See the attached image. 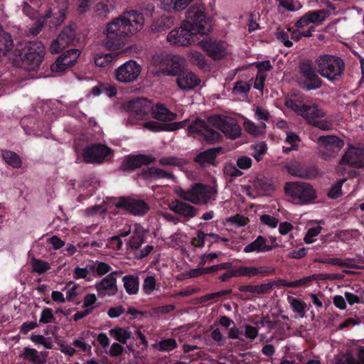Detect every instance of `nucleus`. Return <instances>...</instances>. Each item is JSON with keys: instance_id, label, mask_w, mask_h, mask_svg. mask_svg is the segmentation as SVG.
I'll use <instances>...</instances> for the list:
<instances>
[{"instance_id": "53", "label": "nucleus", "mask_w": 364, "mask_h": 364, "mask_svg": "<svg viewBox=\"0 0 364 364\" xmlns=\"http://www.w3.org/2000/svg\"><path fill=\"white\" fill-rule=\"evenodd\" d=\"M274 285V282H269L266 284L259 285H254V294H267L272 291Z\"/></svg>"}, {"instance_id": "5", "label": "nucleus", "mask_w": 364, "mask_h": 364, "mask_svg": "<svg viewBox=\"0 0 364 364\" xmlns=\"http://www.w3.org/2000/svg\"><path fill=\"white\" fill-rule=\"evenodd\" d=\"M178 195L185 201L196 205H203L215 200L216 191L208 185L196 183L186 190L180 188Z\"/></svg>"}, {"instance_id": "48", "label": "nucleus", "mask_w": 364, "mask_h": 364, "mask_svg": "<svg viewBox=\"0 0 364 364\" xmlns=\"http://www.w3.org/2000/svg\"><path fill=\"white\" fill-rule=\"evenodd\" d=\"M156 287V279L154 276L146 277L142 284V289L146 294H150Z\"/></svg>"}, {"instance_id": "21", "label": "nucleus", "mask_w": 364, "mask_h": 364, "mask_svg": "<svg viewBox=\"0 0 364 364\" xmlns=\"http://www.w3.org/2000/svg\"><path fill=\"white\" fill-rule=\"evenodd\" d=\"M117 272H113L107 274L95 285L99 296L104 297L106 295L114 296L117 292Z\"/></svg>"}, {"instance_id": "41", "label": "nucleus", "mask_w": 364, "mask_h": 364, "mask_svg": "<svg viewBox=\"0 0 364 364\" xmlns=\"http://www.w3.org/2000/svg\"><path fill=\"white\" fill-rule=\"evenodd\" d=\"M40 323H56V318L53 314V311L52 309L48 307H44L41 313Z\"/></svg>"}, {"instance_id": "26", "label": "nucleus", "mask_w": 364, "mask_h": 364, "mask_svg": "<svg viewBox=\"0 0 364 364\" xmlns=\"http://www.w3.org/2000/svg\"><path fill=\"white\" fill-rule=\"evenodd\" d=\"M221 148H210L200 152L194 157V162L201 167H206L215 163L217 155L220 153Z\"/></svg>"}, {"instance_id": "13", "label": "nucleus", "mask_w": 364, "mask_h": 364, "mask_svg": "<svg viewBox=\"0 0 364 364\" xmlns=\"http://www.w3.org/2000/svg\"><path fill=\"white\" fill-rule=\"evenodd\" d=\"M80 54L78 48H71L64 51L50 65L53 73L64 72L69 68L73 67L77 62Z\"/></svg>"}, {"instance_id": "31", "label": "nucleus", "mask_w": 364, "mask_h": 364, "mask_svg": "<svg viewBox=\"0 0 364 364\" xmlns=\"http://www.w3.org/2000/svg\"><path fill=\"white\" fill-rule=\"evenodd\" d=\"M68 6V1L62 0L58 3L56 9H54L53 11H50L53 19L55 20L54 23L56 26L60 25L65 20Z\"/></svg>"}, {"instance_id": "38", "label": "nucleus", "mask_w": 364, "mask_h": 364, "mask_svg": "<svg viewBox=\"0 0 364 364\" xmlns=\"http://www.w3.org/2000/svg\"><path fill=\"white\" fill-rule=\"evenodd\" d=\"M328 13V11L326 9H319L309 11L306 14L311 23L319 25L325 21Z\"/></svg>"}, {"instance_id": "35", "label": "nucleus", "mask_w": 364, "mask_h": 364, "mask_svg": "<svg viewBox=\"0 0 364 364\" xmlns=\"http://www.w3.org/2000/svg\"><path fill=\"white\" fill-rule=\"evenodd\" d=\"M14 46L11 36L0 27V56L5 55Z\"/></svg>"}, {"instance_id": "39", "label": "nucleus", "mask_w": 364, "mask_h": 364, "mask_svg": "<svg viewBox=\"0 0 364 364\" xmlns=\"http://www.w3.org/2000/svg\"><path fill=\"white\" fill-rule=\"evenodd\" d=\"M110 336H113L117 341L125 344L127 341L132 336V333L126 328L117 327L109 331Z\"/></svg>"}, {"instance_id": "6", "label": "nucleus", "mask_w": 364, "mask_h": 364, "mask_svg": "<svg viewBox=\"0 0 364 364\" xmlns=\"http://www.w3.org/2000/svg\"><path fill=\"white\" fill-rule=\"evenodd\" d=\"M296 82L305 91L316 90L322 87L323 81L318 77L309 60H301L296 74Z\"/></svg>"}, {"instance_id": "43", "label": "nucleus", "mask_w": 364, "mask_h": 364, "mask_svg": "<svg viewBox=\"0 0 364 364\" xmlns=\"http://www.w3.org/2000/svg\"><path fill=\"white\" fill-rule=\"evenodd\" d=\"M190 61L192 64L198 65L200 68H203L206 66V60L205 56L198 51H191L190 54Z\"/></svg>"}, {"instance_id": "55", "label": "nucleus", "mask_w": 364, "mask_h": 364, "mask_svg": "<svg viewBox=\"0 0 364 364\" xmlns=\"http://www.w3.org/2000/svg\"><path fill=\"white\" fill-rule=\"evenodd\" d=\"M73 278L75 279H85L87 281H91L92 277L89 276L87 269L85 267L81 268L77 266L73 270Z\"/></svg>"}, {"instance_id": "19", "label": "nucleus", "mask_w": 364, "mask_h": 364, "mask_svg": "<svg viewBox=\"0 0 364 364\" xmlns=\"http://www.w3.org/2000/svg\"><path fill=\"white\" fill-rule=\"evenodd\" d=\"M162 73L165 75L176 76L184 70V60L177 55H166L162 60Z\"/></svg>"}, {"instance_id": "18", "label": "nucleus", "mask_w": 364, "mask_h": 364, "mask_svg": "<svg viewBox=\"0 0 364 364\" xmlns=\"http://www.w3.org/2000/svg\"><path fill=\"white\" fill-rule=\"evenodd\" d=\"M200 44L208 55L214 60H220L227 54V44L223 41L203 40Z\"/></svg>"}, {"instance_id": "40", "label": "nucleus", "mask_w": 364, "mask_h": 364, "mask_svg": "<svg viewBox=\"0 0 364 364\" xmlns=\"http://www.w3.org/2000/svg\"><path fill=\"white\" fill-rule=\"evenodd\" d=\"M31 267L33 271L38 274H44L50 269L48 262L36 258L31 259Z\"/></svg>"}, {"instance_id": "42", "label": "nucleus", "mask_w": 364, "mask_h": 364, "mask_svg": "<svg viewBox=\"0 0 364 364\" xmlns=\"http://www.w3.org/2000/svg\"><path fill=\"white\" fill-rule=\"evenodd\" d=\"M178 344L174 338L162 339L158 343V349L163 352H169L176 348Z\"/></svg>"}, {"instance_id": "22", "label": "nucleus", "mask_w": 364, "mask_h": 364, "mask_svg": "<svg viewBox=\"0 0 364 364\" xmlns=\"http://www.w3.org/2000/svg\"><path fill=\"white\" fill-rule=\"evenodd\" d=\"M137 176L141 179L149 183L162 178L172 179L174 178L173 173L155 166L141 168L137 173Z\"/></svg>"}, {"instance_id": "11", "label": "nucleus", "mask_w": 364, "mask_h": 364, "mask_svg": "<svg viewBox=\"0 0 364 364\" xmlns=\"http://www.w3.org/2000/svg\"><path fill=\"white\" fill-rule=\"evenodd\" d=\"M112 153V149L102 144H92L82 150L84 161L88 164H101Z\"/></svg>"}, {"instance_id": "15", "label": "nucleus", "mask_w": 364, "mask_h": 364, "mask_svg": "<svg viewBox=\"0 0 364 364\" xmlns=\"http://www.w3.org/2000/svg\"><path fill=\"white\" fill-rule=\"evenodd\" d=\"M156 161V158L151 155L136 154L128 155L121 165V169L126 171H133L143 166H149Z\"/></svg>"}, {"instance_id": "57", "label": "nucleus", "mask_w": 364, "mask_h": 364, "mask_svg": "<svg viewBox=\"0 0 364 364\" xmlns=\"http://www.w3.org/2000/svg\"><path fill=\"white\" fill-rule=\"evenodd\" d=\"M291 306L293 310L299 314H304L306 311V303L299 299L292 298Z\"/></svg>"}, {"instance_id": "56", "label": "nucleus", "mask_w": 364, "mask_h": 364, "mask_svg": "<svg viewBox=\"0 0 364 364\" xmlns=\"http://www.w3.org/2000/svg\"><path fill=\"white\" fill-rule=\"evenodd\" d=\"M84 339V337L82 338V340L76 339L73 341V345L77 348L79 350L90 353H91L92 346L90 344L86 343L85 341H82Z\"/></svg>"}, {"instance_id": "12", "label": "nucleus", "mask_w": 364, "mask_h": 364, "mask_svg": "<svg viewBox=\"0 0 364 364\" xmlns=\"http://www.w3.org/2000/svg\"><path fill=\"white\" fill-rule=\"evenodd\" d=\"M141 72V67L135 60H129L115 70L118 82L128 83L135 81Z\"/></svg>"}, {"instance_id": "46", "label": "nucleus", "mask_w": 364, "mask_h": 364, "mask_svg": "<svg viewBox=\"0 0 364 364\" xmlns=\"http://www.w3.org/2000/svg\"><path fill=\"white\" fill-rule=\"evenodd\" d=\"M318 175V169L316 165H304L303 179L312 180Z\"/></svg>"}, {"instance_id": "24", "label": "nucleus", "mask_w": 364, "mask_h": 364, "mask_svg": "<svg viewBox=\"0 0 364 364\" xmlns=\"http://www.w3.org/2000/svg\"><path fill=\"white\" fill-rule=\"evenodd\" d=\"M176 83L181 90H189L199 85L200 80L193 72L184 69L177 75Z\"/></svg>"}, {"instance_id": "63", "label": "nucleus", "mask_w": 364, "mask_h": 364, "mask_svg": "<svg viewBox=\"0 0 364 364\" xmlns=\"http://www.w3.org/2000/svg\"><path fill=\"white\" fill-rule=\"evenodd\" d=\"M255 65L257 68V73L260 74H263V72L269 71L273 68L269 60L256 62Z\"/></svg>"}, {"instance_id": "44", "label": "nucleus", "mask_w": 364, "mask_h": 364, "mask_svg": "<svg viewBox=\"0 0 364 364\" xmlns=\"http://www.w3.org/2000/svg\"><path fill=\"white\" fill-rule=\"evenodd\" d=\"M344 179H341L329 189L327 196L329 198L337 199L342 196V186L344 183Z\"/></svg>"}, {"instance_id": "58", "label": "nucleus", "mask_w": 364, "mask_h": 364, "mask_svg": "<svg viewBox=\"0 0 364 364\" xmlns=\"http://www.w3.org/2000/svg\"><path fill=\"white\" fill-rule=\"evenodd\" d=\"M267 147L264 142H261L257 144L255 149L254 158L257 161H260L262 159L263 156L267 152Z\"/></svg>"}, {"instance_id": "9", "label": "nucleus", "mask_w": 364, "mask_h": 364, "mask_svg": "<svg viewBox=\"0 0 364 364\" xmlns=\"http://www.w3.org/2000/svg\"><path fill=\"white\" fill-rule=\"evenodd\" d=\"M285 193L301 204L310 203L316 198L313 186L303 182L287 183L284 186Z\"/></svg>"}, {"instance_id": "30", "label": "nucleus", "mask_w": 364, "mask_h": 364, "mask_svg": "<svg viewBox=\"0 0 364 364\" xmlns=\"http://www.w3.org/2000/svg\"><path fill=\"white\" fill-rule=\"evenodd\" d=\"M301 112L300 116L306 119L311 124L314 123V121L316 120V118H321L325 116L324 112L318 109L316 105H304Z\"/></svg>"}, {"instance_id": "37", "label": "nucleus", "mask_w": 364, "mask_h": 364, "mask_svg": "<svg viewBox=\"0 0 364 364\" xmlns=\"http://www.w3.org/2000/svg\"><path fill=\"white\" fill-rule=\"evenodd\" d=\"M116 58V55L113 53H96L94 56V62L95 64L101 68H105L108 65H109Z\"/></svg>"}, {"instance_id": "34", "label": "nucleus", "mask_w": 364, "mask_h": 364, "mask_svg": "<svg viewBox=\"0 0 364 364\" xmlns=\"http://www.w3.org/2000/svg\"><path fill=\"white\" fill-rule=\"evenodd\" d=\"M1 156L5 162L14 168H19L22 166L21 157L14 151L10 150H2Z\"/></svg>"}, {"instance_id": "59", "label": "nucleus", "mask_w": 364, "mask_h": 364, "mask_svg": "<svg viewBox=\"0 0 364 364\" xmlns=\"http://www.w3.org/2000/svg\"><path fill=\"white\" fill-rule=\"evenodd\" d=\"M159 163L161 166H179L181 164L180 159L176 156L161 157Z\"/></svg>"}, {"instance_id": "52", "label": "nucleus", "mask_w": 364, "mask_h": 364, "mask_svg": "<svg viewBox=\"0 0 364 364\" xmlns=\"http://www.w3.org/2000/svg\"><path fill=\"white\" fill-rule=\"evenodd\" d=\"M207 237V233L203 230H198L196 232V237L192 238L191 245L196 247L202 248L205 245V239Z\"/></svg>"}, {"instance_id": "47", "label": "nucleus", "mask_w": 364, "mask_h": 364, "mask_svg": "<svg viewBox=\"0 0 364 364\" xmlns=\"http://www.w3.org/2000/svg\"><path fill=\"white\" fill-rule=\"evenodd\" d=\"M237 277H254L257 275V267L240 266L236 268Z\"/></svg>"}, {"instance_id": "49", "label": "nucleus", "mask_w": 364, "mask_h": 364, "mask_svg": "<svg viewBox=\"0 0 364 364\" xmlns=\"http://www.w3.org/2000/svg\"><path fill=\"white\" fill-rule=\"evenodd\" d=\"M305 164L296 163L288 167V172L296 177L302 178Z\"/></svg>"}, {"instance_id": "17", "label": "nucleus", "mask_w": 364, "mask_h": 364, "mask_svg": "<svg viewBox=\"0 0 364 364\" xmlns=\"http://www.w3.org/2000/svg\"><path fill=\"white\" fill-rule=\"evenodd\" d=\"M127 109L131 117L137 120H141L150 113L151 101L142 97L136 98L128 102Z\"/></svg>"}, {"instance_id": "36", "label": "nucleus", "mask_w": 364, "mask_h": 364, "mask_svg": "<svg viewBox=\"0 0 364 364\" xmlns=\"http://www.w3.org/2000/svg\"><path fill=\"white\" fill-rule=\"evenodd\" d=\"M38 351L35 348L25 347L20 357L33 364H44V360H41Z\"/></svg>"}, {"instance_id": "32", "label": "nucleus", "mask_w": 364, "mask_h": 364, "mask_svg": "<svg viewBox=\"0 0 364 364\" xmlns=\"http://www.w3.org/2000/svg\"><path fill=\"white\" fill-rule=\"evenodd\" d=\"M192 0H160L161 9L171 12L186 9Z\"/></svg>"}, {"instance_id": "25", "label": "nucleus", "mask_w": 364, "mask_h": 364, "mask_svg": "<svg viewBox=\"0 0 364 364\" xmlns=\"http://www.w3.org/2000/svg\"><path fill=\"white\" fill-rule=\"evenodd\" d=\"M150 113L154 119L161 122H172L177 118V114L170 111L164 104L151 105Z\"/></svg>"}, {"instance_id": "61", "label": "nucleus", "mask_w": 364, "mask_h": 364, "mask_svg": "<svg viewBox=\"0 0 364 364\" xmlns=\"http://www.w3.org/2000/svg\"><path fill=\"white\" fill-rule=\"evenodd\" d=\"M252 160L250 157L247 156H242L237 159L236 164L240 169H247L252 166Z\"/></svg>"}, {"instance_id": "1", "label": "nucleus", "mask_w": 364, "mask_h": 364, "mask_svg": "<svg viewBox=\"0 0 364 364\" xmlns=\"http://www.w3.org/2000/svg\"><path fill=\"white\" fill-rule=\"evenodd\" d=\"M210 32V25L205 8L201 5L191 6L186 14L181 26L173 29L167 36V41L177 46H187L195 43L198 36Z\"/></svg>"}, {"instance_id": "60", "label": "nucleus", "mask_w": 364, "mask_h": 364, "mask_svg": "<svg viewBox=\"0 0 364 364\" xmlns=\"http://www.w3.org/2000/svg\"><path fill=\"white\" fill-rule=\"evenodd\" d=\"M261 222L271 228H276L279 223V220L270 215L264 214L260 217Z\"/></svg>"}, {"instance_id": "51", "label": "nucleus", "mask_w": 364, "mask_h": 364, "mask_svg": "<svg viewBox=\"0 0 364 364\" xmlns=\"http://www.w3.org/2000/svg\"><path fill=\"white\" fill-rule=\"evenodd\" d=\"M284 104L287 108L293 110L297 115H301V111L304 105L298 103L297 100L291 97L287 98Z\"/></svg>"}, {"instance_id": "33", "label": "nucleus", "mask_w": 364, "mask_h": 364, "mask_svg": "<svg viewBox=\"0 0 364 364\" xmlns=\"http://www.w3.org/2000/svg\"><path fill=\"white\" fill-rule=\"evenodd\" d=\"M124 287L129 295L136 294L139 291V278L137 275L127 274L122 277Z\"/></svg>"}, {"instance_id": "29", "label": "nucleus", "mask_w": 364, "mask_h": 364, "mask_svg": "<svg viewBox=\"0 0 364 364\" xmlns=\"http://www.w3.org/2000/svg\"><path fill=\"white\" fill-rule=\"evenodd\" d=\"M145 231L144 228L139 224L135 225L133 234L128 242L131 251L134 253L139 249L142 244L145 242Z\"/></svg>"}, {"instance_id": "27", "label": "nucleus", "mask_w": 364, "mask_h": 364, "mask_svg": "<svg viewBox=\"0 0 364 364\" xmlns=\"http://www.w3.org/2000/svg\"><path fill=\"white\" fill-rule=\"evenodd\" d=\"M276 247H277V244L274 245H267L266 238L262 235H259L253 242L245 247L244 252L246 253L252 252H266L272 250Z\"/></svg>"}, {"instance_id": "20", "label": "nucleus", "mask_w": 364, "mask_h": 364, "mask_svg": "<svg viewBox=\"0 0 364 364\" xmlns=\"http://www.w3.org/2000/svg\"><path fill=\"white\" fill-rule=\"evenodd\" d=\"M337 279H341V277L336 274L319 273L314 274L291 282L282 280V284L284 287H286L296 288L303 286H309L313 281H322Z\"/></svg>"}, {"instance_id": "50", "label": "nucleus", "mask_w": 364, "mask_h": 364, "mask_svg": "<svg viewBox=\"0 0 364 364\" xmlns=\"http://www.w3.org/2000/svg\"><path fill=\"white\" fill-rule=\"evenodd\" d=\"M321 230L322 228L320 225L309 228L304 237V242L306 244L312 243L314 241L313 238L317 236L321 232Z\"/></svg>"}, {"instance_id": "64", "label": "nucleus", "mask_w": 364, "mask_h": 364, "mask_svg": "<svg viewBox=\"0 0 364 364\" xmlns=\"http://www.w3.org/2000/svg\"><path fill=\"white\" fill-rule=\"evenodd\" d=\"M277 38L287 48H291L293 46V43L289 40L288 33L284 31L277 32Z\"/></svg>"}, {"instance_id": "10", "label": "nucleus", "mask_w": 364, "mask_h": 364, "mask_svg": "<svg viewBox=\"0 0 364 364\" xmlns=\"http://www.w3.org/2000/svg\"><path fill=\"white\" fill-rule=\"evenodd\" d=\"M319 154L324 159L335 157L344 146V141L335 135L321 136L318 139Z\"/></svg>"}, {"instance_id": "62", "label": "nucleus", "mask_w": 364, "mask_h": 364, "mask_svg": "<svg viewBox=\"0 0 364 364\" xmlns=\"http://www.w3.org/2000/svg\"><path fill=\"white\" fill-rule=\"evenodd\" d=\"M250 90V86L245 82L239 81L235 84L233 92L235 93H247Z\"/></svg>"}, {"instance_id": "45", "label": "nucleus", "mask_w": 364, "mask_h": 364, "mask_svg": "<svg viewBox=\"0 0 364 364\" xmlns=\"http://www.w3.org/2000/svg\"><path fill=\"white\" fill-rule=\"evenodd\" d=\"M144 127L147 129L158 132L162 131L168 132V123H161L156 121H149L144 124Z\"/></svg>"}, {"instance_id": "16", "label": "nucleus", "mask_w": 364, "mask_h": 364, "mask_svg": "<svg viewBox=\"0 0 364 364\" xmlns=\"http://www.w3.org/2000/svg\"><path fill=\"white\" fill-rule=\"evenodd\" d=\"M340 164H348L350 167H364V148L350 146L340 160Z\"/></svg>"}, {"instance_id": "4", "label": "nucleus", "mask_w": 364, "mask_h": 364, "mask_svg": "<svg viewBox=\"0 0 364 364\" xmlns=\"http://www.w3.org/2000/svg\"><path fill=\"white\" fill-rule=\"evenodd\" d=\"M316 65L318 73L332 82L341 78L346 68L344 60L333 55L318 56L316 60Z\"/></svg>"}, {"instance_id": "8", "label": "nucleus", "mask_w": 364, "mask_h": 364, "mask_svg": "<svg viewBox=\"0 0 364 364\" xmlns=\"http://www.w3.org/2000/svg\"><path fill=\"white\" fill-rule=\"evenodd\" d=\"M208 122L222 132L227 138L235 139L241 134V127L232 118L215 114L208 118Z\"/></svg>"}, {"instance_id": "23", "label": "nucleus", "mask_w": 364, "mask_h": 364, "mask_svg": "<svg viewBox=\"0 0 364 364\" xmlns=\"http://www.w3.org/2000/svg\"><path fill=\"white\" fill-rule=\"evenodd\" d=\"M169 208L171 211L184 218L186 220L194 218L198 213V209L192 205L187 203L181 200L176 199L173 200L170 205Z\"/></svg>"}, {"instance_id": "14", "label": "nucleus", "mask_w": 364, "mask_h": 364, "mask_svg": "<svg viewBox=\"0 0 364 364\" xmlns=\"http://www.w3.org/2000/svg\"><path fill=\"white\" fill-rule=\"evenodd\" d=\"M115 206L134 215H143L149 210V206L144 200L125 197H120Z\"/></svg>"}, {"instance_id": "54", "label": "nucleus", "mask_w": 364, "mask_h": 364, "mask_svg": "<svg viewBox=\"0 0 364 364\" xmlns=\"http://www.w3.org/2000/svg\"><path fill=\"white\" fill-rule=\"evenodd\" d=\"M154 246L148 245L145 246L143 249H138L136 251H135L133 254L134 256V258L136 259H142L149 255V254L154 250Z\"/></svg>"}, {"instance_id": "7", "label": "nucleus", "mask_w": 364, "mask_h": 364, "mask_svg": "<svg viewBox=\"0 0 364 364\" xmlns=\"http://www.w3.org/2000/svg\"><path fill=\"white\" fill-rule=\"evenodd\" d=\"M188 132L191 134L200 136V140L208 144H213L223 138L221 134L210 127L207 122L200 118H196L188 126Z\"/></svg>"}, {"instance_id": "28", "label": "nucleus", "mask_w": 364, "mask_h": 364, "mask_svg": "<svg viewBox=\"0 0 364 364\" xmlns=\"http://www.w3.org/2000/svg\"><path fill=\"white\" fill-rule=\"evenodd\" d=\"M80 36L71 26L65 27L58 35V41H62L63 46H76L80 42Z\"/></svg>"}, {"instance_id": "2", "label": "nucleus", "mask_w": 364, "mask_h": 364, "mask_svg": "<svg viewBox=\"0 0 364 364\" xmlns=\"http://www.w3.org/2000/svg\"><path fill=\"white\" fill-rule=\"evenodd\" d=\"M144 19L141 13L135 10L124 12L106 26L105 48L109 50L122 48L127 38L139 32L144 26Z\"/></svg>"}, {"instance_id": "3", "label": "nucleus", "mask_w": 364, "mask_h": 364, "mask_svg": "<svg viewBox=\"0 0 364 364\" xmlns=\"http://www.w3.org/2000/svg\"><path fill=\"white\" fill-rule=\"evenodd\" d=\"M46 48L41 41H27L17 46L14 55L28 70L37 69L44 58Z\"/></svg>"}]
</instances>
